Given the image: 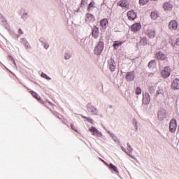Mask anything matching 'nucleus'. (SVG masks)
<instances>
[{
  "instance_id": "f257e3e1",
  "label": "nucleus",
  "mask_w": 179,
  "mask_h": 179,
  "mask_svg": "<svg viewBox=\"0 0 179 179\" xmlns=\"http://www.w3.org/2000/svg\"><path fill=\"white\" fill-rule=\"evenodd\" d=\"M103 50H104V42L99 41L94 50L95 55H100Z\"/></svg>"
},
{
  "instance_id": "f03ea898",
  "label": "nucleus",
  "mask_w": 179,
  "mask_h": 179,
  "mask_svg": "<svg viewBox=\"0 0 179 179\" xmlns=\"http://www.w3.org/2000/svg\"><path fill=\"white\" fill-rule=\"evenodd\" d=\"M87 110L92 115H99L97 108L94 107V106L92 105L90 103L87 104Z\"/></svg>"
},
{
  "instance_id": "7ed1b4c3",
  "label": "nucleus",
  "mask_w": 179,
  "mask_h": 179,
  "mask_svg": "<svg viewBox=\"0 0 179 179\" xmlns=\"http://www.w3.org/2000/svg\"><path fill=\"white\" fill-rule=\"evenodd\" d=\"M90 132H92V135L94 136H97L98 138H101L103 136V133L101 131H99L97 128L92 126L89 129Z\"/></svg>"
},
{
  "instance_id": "20e7f679",
  "label": "nucleus",
  "mask_w": 179,
  "mask_h": 179,
  "mask_svg": "<svg viewBox=\"0 0 179 179\" xmlns=\"http://www.w3.org/2000/svg\"><path fill=\"white\" fill-rule=\"evenodd\" d=\"M108 66L110 72H114V71H115L117 69V63H115V60H114L113 58L110 59L108 61Z\"/></svg>"
},
{
  "instance_id": "39448f33",
  "label": "nucleus",
  "mask_w": 179,
  "mask_h": 179,
  "mask_svg": "<svg viewBox=\"0 0 179 179\" xmlns=\"http://www.w3.org/2000/svg\"><path fill=\"white\" fill-rule=\"evenodd\" d=\"M177 129V121L176 119H171L169 123V131L172 134H174Z\"/></svg>"
},
{
  "instance_id": "423d86ee",
  "label": "nucleus",
  "mask_w": 179,
  "mask_h": 179,
  "mask_svg": "<svg viewBox=\"0 0 179 179\" xmlns=\"http://www.w3.org/2000/svg\"><path fill=\"white\" fill-rule=\"evenodd\" d=\"M155 57L159 61H166V58H167V55L162 51H158L155 53Z\"/></svg>"
},
{
  "instance_id": "0eeeda50",
  "label": "nucleus",
  "mask_w": 179,
  "mask_h": 179,
  "mask_svg": "<svg viewBox=\"0 0 179 179\" xmlns=\"http://www.w3.org/2000/svg\"><path fill=\"white\" fill-rule=\"evenodd\" d=\"M125 79L127 82L135 80V71H129L126 73Z\"/></svg>"
},
{
  "instance_id": "6e6552de",
  "label": "nucleus",
  "mask_w": 179,
  "mask_h": 179,
  "mask_svg": "<svg viewBox=\"0 0 179 179\" xmlns=\"http://www.w3.org/2000/svg\"><path fill=\"white\" fill-rule=\"evenodd\" d=\"M170 71L171 69L169 66H166L164 69L161 71V76L164 79L169 78L170 76Z\"/></svg>"
},
{
  "instance_id": "1a4fd4ad",
  "label": "nucleus",
  "mask_w": 179,
  "mask_h": 179,
  "mask_svg": "<svg viewBox=\"0 0 179 179\" xmlns=\"http://www.w3.org/2000/svg\"><path fill=\"white\" fill-rule=\"evenodd\" d=\"M157 117L159 121H163L167 117V112L164 109H161L158 111Z\"/></svg>"
},
{
  "instance_id": "9d476101",
  "label": "nucleus",
  "mask_w": 179,
  "mask_h": 179,
  "mask_svg": "<svg viewBox=\"0 0 179 179\" xmlns=\"http://www.w3.org/2000/svg\"><path fill=\"white\" fill-rule=\"evenodd\" d=\"M143 104H145V106H148L149 103H150V95L149 93L145 92L143 93Z\"/></svg>"
},
{
  "instance_id": "9b49d317",
  "label": "nucleus",
  "mask_w": 179,
  "mask_h": 179,
  "mask_svg": "<svg viewBox=\"0 0 179 179\" xmlns=\"http://www.w3.org/2000/svg\"><path fill=\"white\" fill-rule=\"evenodd\" d=\"M178 27V24L177 23V21L176 20H171L169 23V28L170 30H177Z\"/></svg>"
},
{
  "instance_id": "f8f14e48",
  "label": "nucleus",
  "mask_w": 179,
  "mask_h": 179,
  "mask_svg": "<svg viewBox=\"0 0 179 179\" xmlns=\"http://www.w3.org/2000/svg\"><path fill=\"white\" fill-rule=\"evenodd\" d=\"M141 23L136 22L131 25V31H133V33H138V31L141 30Z\"/></svg>"
},
{
  "instance_id": "ddd939ff",
  "label": "nucleus",
  "mask_w": 179,
  "mask_h": 179,
  "mask_svg": "<svg viewBox=\"0 0 179 179\" xmlns=\"http://www.w3.org/2000/svg\"><path fill=\"white\" fill-rule=\"evenodd\" d=\"M0 22L7 30H10V26L8 24V21L5 20V17H3V15H2V14H0Z\"/></svg>"
},
{
  "instance_id": "4468645a",
  "label": "nucleus",
  "mask_w": 179,
  "mask_h": 179,
  "mask_svg": "<svg viewBox=\"0 0 179 179\" xmlns=\"http://www.w3.org/2000/svg\"><path fill=\"white\" fill-rule=\"evenodd\" d=\"M100 33V31L99 30V27H97V26H94L92 28V37H94V38H99V34Z\"/></svg>"
},
{
  "instance_id": "2eb2a0df",
  "label": "nucleus",
  "mask_w": 179,
  "mask_h": 179,
  "mask_svg": "<svg viewBox=\"0 0 179 179\" xmlns=\"http://www.w3.org/2000/svg\"><path fill=\"white\" fill-rule=\"evenodd\" d=\"M127 17L129 20H135L136 19V13L134 12V10L127 12Z\"/></svg>"
},
{
  "instance_id": "dca6fc26",
  "label": "nucleus",
  "mask_w": 179,
  "mask_h": 179,
  "mask_svg": "<svg viewBox=\"0 0 179 179\" xmlns=\"http://www.w3.org/2000/svg\"><path fill=\"white\" fill-rule=\"evenodd\" d=\"M108 25V20H107V18H103L101 20L100 26L101 29H103V30H106V29H107Z\"/></svg>"
},
{
  "instance_id": "f3484780",
  "label": "nucleus",
  "mask_w": 179,
  "mask_h": 179,
  "mask_svg": "<svg viewBox=\"0 0 179 179\" xmlns=\"http://www.w3.org/2000/svg\"><path fill=\"white\" fill-rule=\"evenodd\" d=\"M171 88L173 89V90H179V79L176 78L173 80L171 84Z\"/></svg>"
},
{
  "instance_id": "a211bd4d",
  "label": "nucleus",
  "mask_w": 179,
  "mask_h": 179,
  "mask_svg": "<svg viewBox=\"0 0 179 179\" xmlns=\"http://www.w3.org/2000/svg\"><path fill=\"white\" fill-rule=\"evenodd\" d=\"M96 18H94V15L93 14L87 13L85 16V21L87 23H90V22H94Z\"/></svg>"
},
{
  "instance_id": "6ab92c4d",
  "label": "nucleus",
  "mask_w": 179,
  "mask_h": 179,
  "mask_svg": "<svg viewBox=\"0 0 179 179\" xmlns=\"http://www.w3.org/2000/svg\"><path fill=\"white\" fill-rule=\"evenodd\" d=\"M106 166H108V169H110V170H113V171H114L115 173H116V174H118V173H120V171H118V168H117V166H115L114 164H113L112 163L110 164H107V162H105Z\"/></svg>"
},
{
  "instance_id": "aec40b11",
  "label": "nucleus",
  "mask_w": 179,
  "mask_h": 179,
  "mask_svg": "<svg viewBox=\"0 0 179 179\" xmlns=\"http://www.w3.org/2000/svg\"><path fill=\"white\" fill-rule=\"evenodd\" d=\"M146 34L150 38H155L156 31H155V29H148L146 31Z\"/></svg>"
},
{
  "instance_id": "412c9836",
  "label": "nucleus",
  "mask_w": 179,
  "mask_h": 179,
  "mask_svg": "<svg viewBox=\"0 0 179 179\" xmlns=\"http://www.w3.org/2000/svg\"><path fill=\"white\" fill-rule=\"evenodd\" d=\"M20 43L23 44L25 47V50H27V48H31V46H30V44L27 41V39L26 38H22Z\"/></svg>"
},
{
  "instance_id": "4be33fe9",
  "label": "nucleus",
  "mask_w": 179,
  "mask_h": 179,
  "mask_svg": "<svg viewBox=\"0 0 179 179\" xmlns=\"http://www.w3.org/2000/svg\"><path fill=\"white\" fill-rule=\"evenodd\" d=\"M30 93L32 96L36 99V100H38V101H41V103H43V104H44V101L41 100V97L40 96V95H38V94H37L34 91H31Z\"/></svg>"
},
{
  "instance_id": "5701e85b",
  "label": "nucleus",
  "mask_w": 179,
  "mask_h": 179,
  "mask_svg": "<svg viewBox=\"0 0 179 179\" xmlns=\"http://www.w3.org/2000/svg\"><path fill=\"white\" fill-rule=\"evenodd\" d=\"M164 10H166V12L171 11L173 9V4H171L169 2H166L164 5Z\"/></svg>"
},
{
  "instance_id": "b1692460",
  "label": "nucleus",
  "mask_w": 179,
  "mask_h": 179,
  "mask_svg": "<svg viewBox=\"0 0 179 179\" xmlns=\"http://www.w3.org/2000/svg\"><path fill=\"white\" fill-rule=\"evenodd\" d=\"M39 41L40 43L43 44V48H45V50H48V48H50V44L47 43L46 40L44 38H41L39 39Z\"/></svg>"
},
{
  "instance_id": "393cba45",
  "label": "nucleus",
  "mask_w": 179,
  "mask_h": 179,
  "mask_svg": "<svg viewBox=\"0 0 179 179\" xmlns=\"http://www.w3.org/2000/svg\"><path fill=\"white\" fill-rule=\"evenodd\" d=\"M157 65V62H156L155 59H152L151 60L149 63H148V68L150 69H155V68H156V66Z\"/></svg>"
},
{
  "instance_id": "a878e982",
  "label": "nucleus",
  "mask_w": 179,
  "mask_h": 179,
  "mask_svg": "<svg viewBox=\"0 0 179 179\" xmlns=\"http://www.w3.org/2000/svg\"><path fill=\"white\" fill-rule=\"evenodd\" d=\"M159 94H162V96L164 95V90H163V88L162 87H158V90H157V92L155 93L156 97H157V96H159Z\"/></svg>"
},
{
  "instance_id": "bb28decb",
  "label": "nucleus",
  "mask_w": 179,
  "mask_h": 179,
  "mask_svg": "<svg viewBox=\"0 0 179 179\" xmlns=\"http://www.w3.org/2000/svg\"><path fill=\"white\" fill-rule=\"evenodd\" d=\"M95 5L96 3L94 1H91L88 5V12H92V10H93V8H96Z\"/></svg>"
},
{
  "instance_id": "cd10ccee",
  "label": "nucleus",
  "mask_w": 179,
  "mask_h": 179,
  "mask_svg": "<svg viewBox=\"0 0 179 179\" xmlns=\"http://www.w3.org/2000/svg\"><path fill=\"white\" fill-rule=\"evenodd\" d=\"M71 58H72V53L71 52V51L66 52L64 53V59H66V61H68V59H71Z\"/></svg>"
},
{
  "instance_id": "c85d7f7f",
  "label": "nucleus",
  "mask_w": 179,
  "mask_h": 179,
  "mask_svg": "<svg viewBox=\"0 0 179 179\" xmlns=\"http://www.w3.org/2000/svg\"><path fill=\"white\" fill-rule=\"evenodd\" d=\"M122 44V41H116L114 42L113 47L114 48L115 50H117Z\"/></svg>"
},
{
  "instance_id": "c756f323",
  "label": "nucleus",
  "mask_w": 179,
  "mask_h": 179,
  "mask_svg": "<svg viewBox=\"0 0 179 179\" xmlns=\"http://www.w3.org/2000/svg\"><path fill=\"white\" fill-rule=\"evenodd\" d=\"M81 117H82V118H83L85 120V121H87V122H90V124H94L93 119H92L89 117L84 116L83 115H81Z\"/></svg>"
},
{
  "instance_id": "7c9ffc66",
  "label": "nucleus",
  "mask_w": 179,
  "mask_h": 179,
  "mask_svg": "<svg viewBox=\"0 0 179 179\" xmlns=\"http://www.w3.org/2000/svg\"><path fill=\"white\" fill-rule=\"evenodd\" d=\"M117 5L121 6V8H127V2H125V1H119Z\"/></svg>"
},
{
  "instance_id": "2f4dec72",
  "label": "nucleus",
  "mask_w": 179,
  "mask_h": 179,
  "mask_svg": "<svg viewBox=\"0 0 179 179\" xmlns=\"http://www.w3.org/2000/svg\"><path fill=\"white\" fill-rule=\"evenodd\" d=\"M135 93L137 96H139V94H142V89L141 87H137L135 90Z\"/></svg>"
},
{
  "instance_id": "473e14b6",
  "label": "nucleus",
  "mask_w": 179,
  "mask_h": 179,
  "mask_svg": "<svg viewBox=\"0 0 179 179\" xmlns=\"http://www.w3.org/2000/svg\"><path fill=\"white\" fill-rule=\"evenodd\" d=\"M41 78H43V79H46V80H51V78H50V76H48V75L43 72L41 73Z\"/></svg>"
},
{
  "instance_id": "72a5a7b5",
  "label": "nucleus",
  "mask_w": 179,
  "mask_h": 179,
  "mask_svg": "<svg viewBox=\"0 0 179 179\" xmlns=\"http://www.w3.org/2000/svg\"><path fill=\"white\" fill-rule=\"evenodd\" d=\"M149 92L151 94H155V92H156V87L155 86L150 87Z\"/></svg>"
},
{
  "instance_id": "f704fd0d",
  "label": "nucleus",
  "mask_w": 179,
  "mask_h": 179,
  "mask_svg": "<svg viewBox=\"0 0 179 179\" xmlns=\"http://www.w3.org/2000/svg\"><path fill=\"white\" fill-rule=\"evenodd\" d=\"M140 44H141V45H146L148 44V41H146V38H143L141 41H140Z\"/></svg>"
},
{
  "instance_id": "c9c22d12",
  "label": "nucleus",
  "mask_w": 179,
  "mask_h": 179,
  "mask_svg": "<svg viewBox=\"0 0 179 179\" xmlns=\"http://www.w3.org/2000/svg\"><path fill=\"white\" fill-rule=\"evenodd\" d=\"M150 17L152 20H156L157 19V14L156 13V12H152Z\"/></svg>"
},
{
  "instance_id": "e433bc0d",
  "label": "nucleus",
  "mask_w": 179,
  "mask_h": 179,
  "mask_svg": "<svg viewBox=\"0 0 179 179\" xmlns=\"http://www.w3.org/2000/svg\"><path fill=\"white\" fill-rule=\"evenodd\" d=\"M132 124L136 128V131H138V121H136V119H133L132 120Z\"/></svg>"
},
{
  "instance_id": "4c0bfd02",
  "label": "nucleus",
  "mask_w": 179,
  "mask_h": 179,
  "mask_svg": "<svg viewBox=\"0 0 179 179\" xmlns=\"http://www.w3.org/2000/svg\"><path fill=\"white\" fill-rule=\"evenodd\" d=\"M148 2H149V0H139V3L141 5V6L146 5Z\"/></svg>"
},
{
  "instance_id": "58836bf2",
  "label": "nucleus",
  "mask_w": 179,
  "mask_h": 179,
  "mask_svg": "<svg viewBox=\"0 0 179 179\" xmlns=\"http://www.w3.org/2000/svg\"><path fill=\"white\" fill-rule=\"evenodd\" d=\"M27 17H29V16L27 15V13H24L21 16V19H22L24 22H26V20L27 19Z\"/></svg>"
},
{
  "instance_id": "ea45409f",
  "label": "nucleus",
  "mask_w": 179,
  "mask_h": 179,
  "mask_svg": "<svg viewBox=\"0 0 179 179\" xmlns=\"http://www.w3.org/2000/svg\"><path fill=\"white\" fill-rule=\"evenodd\" d=\"M110 137L114 141V142H117L118 141V138L117 137V136H115V134H114V133L110 134Z\"/></svg>"
},
{
  "instance_id": "a19ab883",
  "label": "nucleus",
  "mask_w": 179,
  "mask_h": 179,
  "mask_svg": "<svg viewBox=\"0 0 179 179\" xmlns=\"http://www.w3.org/2000/svg\"><path fill=\"white\" fill-rule=\"evenodd\" d=\"M53 115L57 117V118H59V120H62V115L61 114L57 113V112H53Z\"/></svg>"
},
{
  "instance_id": "79ce46f5",
  "label": "nucleus",
  "mask_w": 179,
  "mask_h": 179,
  "mask_svg": "<svg viewBox=\"0 0 179 179\" xmlns=\"http://www.w3.org/2000/svg\"><path fill=\"white\" fill-rule=\"evenodd\" d=\"M127 150L130 152V153H132V152L134 151V148H132L129 143H127Z\"/></svg>"
},
{
  "instance_id": "37998d69",
  "label": "nucleus",
  "mask_w": 179,
  "mask_h": 179,
  "mask_svg": "<svg viewBox=\"0 0 179 179\" xmlns=\"http://www.w3.org/2000/svg\"><path fill=\"white\" fill-rule=\"evenodd\" d=\"M8 59L9 61H12L13 64H14L15 66H16V62L15 61V59L11 55H8Z\"/></svg>"
},
{
  "instance_id": "c03bdc74",
  "label": "nucleus",
  "mask_w": 179,
  "mask_h": 179,
  "mask_svg": "<svg viewBox=\"0 0 179 179\" xmlns=\"http://www.w3.org/2000/svg\"><path fill=\"white\" fill-rule=\"evenodd\" d=\"M71 128L73 129V131H75L77 134H79V131L76 129V127H75V124L73 123L71 124Z\"/></svg>"
},
{
  "instance_id": "a18cd8bd",
  "label": "nucleus",
  "mask_w": 179,
  "mask_h": 179,
  "mask_svg": "<svg viewBox=\"0 0 179 179\" xmlns=\"http://www.w3.org/2000/svg\"><path fill=\"white\" fill-rule=\"evenodd\" d=\"M127 156H129L131 159H134V160H136V158L134 157V155H131V153L127 152Z\"/></svg>"
},
{
  "instance_id": "49530a36",
  "label": "nucleus",
  "mask_w": 179,
  "mask_h": 179,
  "mask_svg": "<svg viewBox=\"0 0 179 179\" xmlns=\"http://www.w3.org/2000/svg\"><path fill=\"white\" fill-rule=\"evenodd\" d=\"M121 150H122V152H124V153H128V151H127V150L123 147V146H121Z\"/></svg>"
},
{
  "instance_id": "de8ad7c7",
  "label": "nucleus",
  "mask_w": 179,
  "mask_h": 179,
  "mask_svg": "<svg viewBox=\"0 0 179 179\" xmlns=\"http://www.w3.org/2000/svg\"><path fill=\"white\" fill-rule=\"evenodd\" d=\"M85 3H86V0H81V6H85Z\"/></svg>"
},
{
  "instance_id": "09e8293b",
  "label": "nucleus",
  "mask_w": 179,
  "mask_h": 179,
  "mask_svg": "<svg viewBox=\"0 0 179 179\" xmlns=\"http://www.w3.org/2000/svg\"><path fill=\"white\" fill-rule=\"evenodd\" d=\"M18 33H19V34L20 35V36H22V34H23V30H22V29H18Z\"/></svg>"
},
{
  "instance_id": "8fccbe9b",
  "label": "nucleus",
  "mask_w": 179,
  "mask_h": 179,
  "mask_svg": "<svg viewBox=\"0 0 179 179\" xmlns=\"http://www.w3.org/2000/svg\"><path fill=\"white\" fill-rule=\"evenodd\" d=\"M176 44L179 46V38L176 39Z\"/></svg>"
},
{
  "instance_id": "3c124183",
  "label": "nucleus",
  "mask_w": 179,
  "mask_h": 179,
  "mask_svg": "<svg viewBox=\"0 0 179 179\" xmlns=\"http://www.w3.org/2000/svg\"><path fill=\"white\" fill-rule=\"evenodd\" d=\"M108 134H109L110 136H111V134H114L113 132H111L110 131L106 130Z\"/></svg>"
},
{
  "instance_id": "603ef678",
  "label": "nucleus",
  "mask_w": 179,
  "mask_h": 179,
  "mask_svg": "<svg viewBox=\"0 0 179 179\" xmlns=\"http://www.w3.org/2000/svg\"><path fill=\"white\" fill-rule=\"evenodd\" d=\"M109 107H110V108H113V106H111V105Z\"/></svg>"
},
{
  "instance_id": "864d4df0",
  "label": "nucleus",
  "mask_w": 179,
  "mask_h": 179,
  "mask_svg": "<svg viewBox=\"0 0 179 179\" xmlns=\"http://www.w3.org/2000/svg\"><path fill=\"white\" fill-rule=\"evenodd\" d=\"M100 117H103V115H100Z\"/></svg>"
},
{
  "instance_id": "5fc2aeb1",
  "label": "nucleus",
  "mask_w": 179,
  "mask_h": 179,
  "mask_svg": "<svg viewBox=\"0 0 179 179\" xmlns=\"http://www.w3.org/2000/svg\"><path fill=\"white\" fill-rule=\"evenodd\" d=\"M17 38H19V36H17Z\"/></svg>"
},
{
  "instance_id": "6e6d98bb",
  "label": "nucleus",
  "mask_w": 179,
  "mask_h": 179,
  "mask_svg": "<svg viewBox=\"0 0 179 179\" xmlns=\"http://www.w3.org/2000/svg\"><path fill=\"white\" fill-rule=\"evenodd\" d=\"M50 104H52L51 102H49Z\"/></svg>"
},
{
  "instance_id": "4d7b16f0",
  "label": "nucleus",
  "mask_w": 179,
  "mask_h": 179,
  "mask_svg": "<svg viewBox=\"0 0 179 179\" xmlns=\"http://www.w3.org/2000/svg\"><path fill=\"white\" fill-rule=\"evenodd\" d=\"M104 129H106V131H107V129H106V127H104Z\"/></svg>"
},
{
  "instance_id": "13d9d810",
  "label": "nucleus",
  "mask_w": 179,
  "mask_h": 179,
  "mask_svg": "<svg viewBox=\"0 0 179 179\" xmlns=\"http://www.w3.org/2000/svg\"><path fill=\"white\" fill-rule=\"evenodd\" d=\"M104 129H106V131H107V129H106V127H104Z\"/></svg>"
},
{
  "instance_id": "bf43d9fd",
  "label": "nucleus",
  "mask_w": 179,
  "mask_h": 179,
  "mask_svg": "<svg viewBox=\"0 0 179 179\" xmlns=\"http://www.w3.org/2000/svg\"><path fill=\"white\" fill-rule=\"evenodd\" d=\"M0 47H1V44H0Z\"/></svg>"
}]
</instances>
